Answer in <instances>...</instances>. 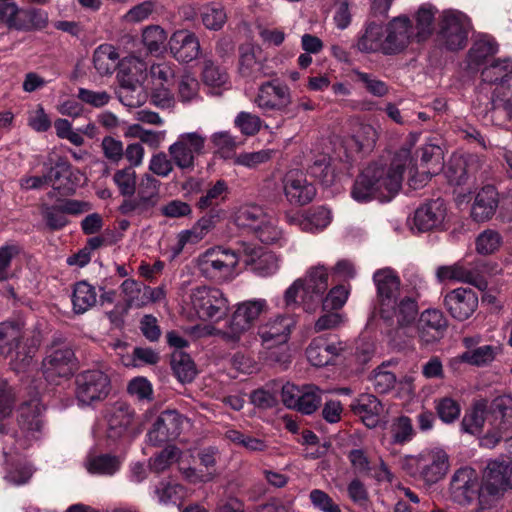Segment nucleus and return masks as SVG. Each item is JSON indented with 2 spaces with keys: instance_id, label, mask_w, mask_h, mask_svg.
Listing matches in <instances>:
<instances>
[{
  "instance_id": "nucleus-1",
  "label": "nucleus",
  "mask_w": 512,
  "mask_h": 512,
  "mask_svg": "<svg viewBox=\"0 0 512 512\" xmlns=\"http://www.w3.org/2000/svg\"><path fill=\"white\" fill-rule=\"evenodd\" d=\"M416 136L410 139L395 153L390 165L374 162L365 167L357 176L351 190L353 199L366 202L371 199L389 201L400 190L403 172L412 163L411 151Z\"/></svg>"
},
{
  "instance_id": "nucleus-2",
  "label": "nucleus",
  "mask_w": 512,
  "mask_h": 512,
  "mask_svg": "<svg viewBox=\"0 0 512 512\" xmlns=\"http://www.w3.org/2000/svg\"><path fill=\"white\" fill-rule=\"evenodd\" d=\"M18 429L13 434L6 433V428L0 424V434H3L4 453H21L36 442L43 434L44 421L42 409L38 402L24 403L18 410Z\"/></svg>"
},
{
  "instance_id": "nucleus-3",
  "label": "nucleus",
  "mask_w": 512,
  "mask_h": 512,
  "mask_svg": "<svg viewBox=\"0 0 512 512\" xmlns=\"http://www.w3.org/2000/svg\"><path fill=\"white\" fill-rule=\"evenodd\" d=\"M509 464L506 461H490L484 470L479 487V503L473 512H487L495 502L511 489Z\"/></svg>"
},
{
  "instance_id": "nucleus-4",
  "label": "nucleus",
  "mask_w": 512,
  "mask_h": 512,
  "mask_svg": "<svg viewBox=\"0 0 512 512\" xmlns=\"http://www.w3.org/2000/svg\"><path fill=\"white\" fill-rule=\"evenodd\" d=\"M238 262V255L233 250L215 247L198 257L197 266L206 279L224 283L234 278Z\"/></svg>"
},
{
  "instance_id": "nucleus-5",
  "label": "nucleus",
  "mask_w": 512,
  "mask_h": 512,
  "mask_svg": "<svg viewBox=\"0 0 512 512\" xmlns=\"http://www.w3.org/2000/svg\"><path fill=\"white\" fill-rule=\"evenodd\" d=\"M206 141V136L198 131L181 133L168 147V154L178 169L193 172L200 157L207 153Z\"/></svg>"
},
{
  "instance_id": "nucleus-6",
  "label": "nucleus",
  "mask_w": 512,
  "mask_h": 512,
  "mask_svg": "<svg viewBox=\"0 0 512 512\" xmlns=\"http://www.w3.org/2000/svg\"><path fill=\"white\" fill-rule=\"evenodd\" d=\"M190 304L202 320L220 321L229 310V302L224 293L214 287L197 286L191 289Z\"/></svg>"
},
{
  "instance_id": "nucleus-7",
  "label": "nucleus",
  "mask_w": 512,
  "mask_h": 512,
  "mask_svg": "<svg viewBox=\"0 0 512 512\" xmlns=\"http://www.w3.org/2000/svg\"><path fill=\"white\" fill-rule=\"evenodd\" d=\"M470 29V20L464 13L446 10L440 16L438 38L447 49L460 50L467 45Z\"/></svg>"
},
{
  "instance_id": "nucleus-8",
  "label": "nucleus",
  "mask_w": 512,
  "mask_h": 512,
  "mask_svg": "<svg viewBox=\"0 0 512 512\" xmlns=\"http://www.w3.org/2000/svg\"><path fill=\"white\" fill-rule=\"evenodd\" d=\"M74 351L60 339H54L48 347L46 356L42 361V372L50 383H58L59 379L67 378L72 374Z\"/></svg>"
},
{
  "instance_id": "nucleus-9",
  "label": "nucleus",
  "mask_w": 512,
  "mask_h": 512,
  "mask_svg": "<svg viewBox=\"0 0 512 512\" xmlns=\"http://www.w3.org/2000/svg\"><path fill=\"white\" fill-rule=\"evenodd\" d=\"M0 21L17 31H34L46 27L48 15L36 8H20L15 3H0Z\"/></svg>"
},
{
  "instance_id": "nucleus-10",
  "label": "nucleus",
  "mask_w": 512,
  "mask_h": 512,
  "mask_svg": "<svg viewBox=\"0 0 512 512\" xmlns=\"http://www.w3.org/2000/svg\"><path fill=\"white\" fill-rule=\"evenodd\" d=\"M268 310L265 299H253L241 302L237 305L223 337L227 341L237 342L259 316Z\"/></svg>"
},
{
  "instance_id": "nucleus-11",
  "label": "nucleus",
  "mask_w": 512,
  "mask_h": 512,
  "mask_svg": "<svg viewBox=\"0 0 512 512\" xmlns=\"http://www.w3.org/2000/svg\"><path fill=\"white\" fill-rule=\"evenodd\" d=\"M299 280L303 285L301 304L306 312H315L318 308L321 297L329 287V270L322 264L307 269L305 275Z\"/></svg>"
},
{
  "instance_id": "nucleus-12",
  "label": "nucleus",
  "mask_w": 512,
  "mask_h": 512,
  "mask_svg": "<svg viewBox=\"0 0 512 512\" xmlns=\"http://www.w3.org/2000/svg\"><path fill=\"white\" fill-rule=\"evenodd\" d=\"M418 314L417 300L411 296L398 297L379 308L381 319L397 331H405L411 327L415 323Z\"/></svg>"
},
{
  "instance_id": "nucleus-13",
  "label": "nucleus",
  "mask_w": 512,
  "mask_h": 512,
  "mask_svg": "<svg viewBox=\"0 0 512 512\" xmlns=\"http://www.w3.org/2000/svg\"><path fill=\"white\" fill-rule=\"evenodd\" d=\"M76 397L82 404L89 405L105 399L110 392V379L101 370H86L75 378Z\"/></svg>"
},
{
  "instance_id": "nucleus-14",
  "label": "nucleus",
  "mask_w": 512,
  "mask_h": 512,
  "mask_svg": "<svg viewBox=\"0 0 512 512\" xmlns=\"http://www.w3.org/2000/svg\"><path fill=\"white\" fill-rule=\"evenodd\" d=\"M486 270V265L482 261L476 262H456L453 265L440 266L437 269L436 276L439 281H457L473 285L480 291L488 287V283L482 276Z\"/></svg>"
},
{
  "instance_id": "nucleus-15",
  "label": "nucleus",
  "mask_w": 512,
  "mask_h": 512,
  "mask_svg": "<svg viewBox=\"0 0 512 512\" xmlns=\"http://www.w3.org/2000/svg\"><path fill=\"white\" fill-rule=\"evenodd\" d=\"M254 102L264 114L283 112L292 102L290 88L277 79L266 81L259 86Z\"/></svg>"
},
{
  "instance_id": "nucleus-16",
  "label": "nucleus",
  "mask_w": 512,
  "mask_h": 512,
  "mask_svg": "<svg viewBox=\"0 0 512 512\" xmlns=\"http://www.w3.org/2000/svg\"><path fill=\"white\" fill-rule=\"evenodd\" d=\"M416 470L426 484H435L448 472L449 457L440 448L422 451L416 458Z\"/></svg>"
},
{
  "instance_id": "nucleus-17",
  "label": "nucleus",
  "mask_w": 512,
  "mask_h": 512,
  "mask_svg": "<svg viewBox=\"0 0 512 512\" xmlns=\"http://www.w3.org/2000/svg\"><path fill=\"white\" fill-rule=\"evenodd\" d=\"M494 418L496 433L488 434L482 439V445L493 448L503 438V434L512 430V397L503 395L495 398L490 406Z\"/></svg>"
},
{
  "instance_id": "nucleus-18",
  "label": "nucleus",
  "mask_w": 512,
  "mask_h": 512,
  "mask_svg": "<svg viewBox=\"0 0 512 512\" xmlns=\"http://www.w3.org/2000/svg\"><path fill=\"white\" fill-rule=\"evenodd\" d=\"M448 321L438 309H426L419 314L416 329L421 345L428 346L439 342L445 335Z\"/></svg>"
},
{
  "instance_id": "nucleus-19",
  "label": "nucleus",
  "mask_w": 512,
  "mask_h": 512,
  "mask_svg": "<svg viewBox=\"0 0 512 512\" xmlns=\"http://www.w3.org/2000/svg\"><path fill=\"white\" fill-rule=\"evenodd\" d=\"M183 423V417L175 410H166L154 421L151 429L147 432V441L153 446L176 439L180 433Z\"/></svg>"
},
{
  "instance_id": "nucleus-20",
  "label": "nucleus",
  "mask_w": 512,
  "mask_h": 512,
  "mask_svg": "<svg viewBox=\"0 0 512 512\" xmlns=\"http://www.w3.org/2000/svg\"><path fill=\"white\" fill-rule=\"evenodd\" d=\"M478 475L470 467L458 469L452 476L450 482V496L459 505H469L479 495Z\"/></svg>"
},
{
  "instance_id": "nucleus-21",
  "label": "nucleus",
  "mask_w": 512,
  "mask_h": 512,
  "mask_svg": "<svg viewBox=\"0 0 512 512\" xmlns=\"http://www.w3.org/2000/svg\"><path fill=\"white\" fill-rule=\"evenodd\" d=\"M447 208L444 200L437 198L419 206L413 215L412 229L418 232L437 230L442 227L446 218Z\"/></svg>"
},
{
  "instance_id": "nucleus-22",
  "label": "nucleus",
  "mask_w": 512,
  "mask_h": 512,
  "mask_svg": "<svg viewBox=\"0 0 512 512\" xmlns=\"http://www.w3.org/2000/svg\"><path fill=\"white\" fill-rule=\"evenodd\" d=\"M512 77V61L509 58L496 59L486 65L481 71V83L478 86V106L481 107L482 100L489 94L488 86H504Z\"/></svg>"
},
{
  "instance_id": "nucleus-23",
  "label": "nucleus",
  "mask_w": 512,
  "mask_h": 512,
  "mask_svg": "<svg viewBox=\"0 0 512 512\" xmlns=\"http://www.w3.org/2000/svg\"><path fill=\"white\" fill-rule=\"evenodd\" d=\"M386 37L384 38V54H396L404 50L415 38L413 26L409 18L402 16L396 17L389 22L386 28Z\"/></svg>"
},
{
  "instance_id": "nucleus-24",
  "label": "nucleus",
  "mask_w": 512,
  "mask_h": 512,
  "mask_svg": "<svg viewBox=\"0 0 512 512\" xmlns=\"http://www.w3.org/2000/svg\"><path fill=\"white\" fill-rule=\"evenodd\" d=\"M286 199L293 205H306L316 195V189L300 171H290L283 181Z\"/></svg>"
},
{
  "instance_id": "nucleus-25",
  "label": "nucleus",
  "mask_w": 512,
  "mask_h": 512,
  "mask_svg": "<svg viewBox=\"0 0 512 512\" xmlns=\"http://www.w3.org/2000/svg\"><path fill=\"white\" fill-rule=\"evenodd\" d=\"M444 304L453 318L464 321L477 309L478 297L471 289L457 288L445 296Z\"/></svg>"
},
{
  "instance_id": "nucleus-26",
  "label": "nucleus",
  "mask_w": 512,
  "mask_h": 512,
  "mask_svg": "<svg viewBox=\"0 0 512 512\" xmlns=\"http://www.w3.org/2000/svg\"><path fill=\"white\" fill-rule=\"evenodd\" d=\"M295 320L289 315H279L258 328V335L267 348L287 342Z\"/></svg>"
},
{
  "instance_id": "nucleus-27",
  "label": "nucleus",
  "mask_w": 512,
  "mask_h": 512,
  "mask_svg": "<svg viewBox=\"0 0 512 512\" xmlns=\"http://www.w3.org/2000/svg\"><path fill=\"white\" fill-rule=\"evenodd\" d=\"M170 53L181 63H189L200 54V42L195 33L189 30L175 31L168 42Z\"/></svg>"
},
{
  "instance_id": "nucleus-28",
  "label": "nucleus",
  "mask_w": 512,
  "mask_h": 512,
  "mask_svg": "<svg viewBox=\"0 0 512 512\" xmlns=\"http://www.w3.org/2000/svg\"><path fill=\"white\" fill-rule=\"evenodd\" d=\"M47 183L64 195L75 192L77 183L72 165L63 157H59L46 173Z\"/></svg>"
},
{
  "instance_id": "nucleus-29",
  "label": "nucleus",
  "mask_w": 512,
  "mask_h": 512,
  "mask_svg": "<svg viewBox=\"0 0 512 512\" xmlns=\"http://www.w3.org/2000/svg\"><path fill=\"white\" fill-rule=\"evenodd\" d=\"M480 167L481 162L476 155H454L450 158L445 173L451 184L462 185L470 176L475 175Z\"/></svg>"
},
{
  "instance_id": "nucleus-30",
  "label": "nucleus",
  "mask_w": 512,
  "mask_h": 512,
  "mask_svg": "<svg viewBox=\"0 0 512 512\" xmlns=\"http://www.w3.org/2000/svg\"><path fill=\"white\" fill-rule=\"evenodd\" d=\"M244 262L246 265L252 266L260 276H269L278 270V260L276 256L262 247L246 245L243 249Z\"/></svg>"
},
{
  "instance_id": "nucleus-31",
  "label": "nucleus",
  "mask_w": 512,
  "mask_h": 512,
  "mask_svg": "<svg viewBox=\"0 0 512 512\" xmlns=\"http://www.w3.org/2000/svg\"><path fill=\"white\" fill-rule=\"evenodd\" d=\"M373 281L377 288L379 308L388 301L398 298L400 291V278L391 268L377 270L373 275Z\"/></svg>"
},
{
  "instance_id": "nucleus-32",
  "label": "nucleus",
  "mask_w": 512,
  "mask_h": 512,
  "mask_svg": "<svg viewBox=\"0 0 512 512\" xmlns=\"http://www.w3.org/2000/svg\"><path fill=\"white\" fill-rule=\"evenodd\" d=\"M134 410L123 402L115 403L107 414V434L111 439L122 437L134 420Z\"/></svg>"
},
{
  "instance_id": "nucleus-33",
  "label": "nucleus",
  "mask_w": 512,
  "mask_h": 512,
  "mask_svg": "<svg viewBox=\"0 0 512 512\" xmlns=\"http://www.w3.org/2000/svg\"><path fill=\"white\" fill-rule=\"evenodd\" d=\"M221 210H212L201 217L191 229L181 231L178 235V245L180 249L188 243L196 244L201 241L219 222Z\"/></svg>"
},
{
  "instance_id": "nucleus-34",
  "label": "nucleus",
  "mask_w": 512,
  "mask_h": 512,
  "mask_svg": "<svg viewBox=\"0 0 512 512\" xmlns=\"http://www.w3.org/2000/svg\"><path fill=\"white\" fill-rule=\"evenodd\" d=\"M158 201V193H146L144 189H140L137 197H125L118 209L122 215L147 217L152 214V210Z\"/></svg>"
},
{
  "instance_id": "nucleus-35",
  "label": "nucleus",
  "mask_w": 512,
  "mask_h": 512,
  "mask_svg": "<svg viewBox=\"0 0 512 512\" xmlns=\"http://www.w3.org/2000/svg\"><path fill=\"white\" fill-rule=\"evenodd\" d=\"M498 206V193L494 186H484L476 195L471 215L477 222L490 219Z\"/></svg>"
},
{
  "instance_id": "nucleus-36",
  "label": "nucleus",
  "mask_w": 512,
  "mask_h": 512,
  "mask_svg": "<svg viewBox=\"0 0 512 512\" xmlns=\"http://www.w3.org/2000/svg\"><path fill=\"white\" fill-rule=\"evenodd\" d=\"M354 414L361 417L367 427H375L383 407L380 401L371 394H361L352 404Z\"/></svg>"
},
{
  "instance_id": "nucleus-37",
  "label": "nucleus",
  "mask_w": 512,
  "mask_h": 512,
  "mask_svg": "<svg viewBox=\"0 0 512 512\" xmlns=\"http://www.w3.org/2000/svg\"><path fill=\"white\" fill-rule=\"evenodd\" d=\"M23 338L22 326L13 321L0 323V356L6 357L19 347Z\"/></svg>"
},
{
  "instance_id": "nucleus-38",
  "label": "nucleus",
  "mask_w": 512,
  "mask_h": 512,
  "mask_svg": "<svg viewBox=\"0 0 512 512\" xmlns=\"http://www.w3.org/2000/svg\"><path fill=\"white\" fill-rule=\"evenodd\" d=\"M117 96L119 101L129 108L141 106L146 98L143 87L137 80L124 78L120 80Z\"/></svg>"
},
{
  "instance_id": "nucleus-39",
  "label": "nucleus",
  "mask_w": 512,
  "mask_h": 512,
  "mask_svg": "<svg viewBox=\"0 0 512 512\" xmlns=\"http://www.w3.org/2000/svg\"><path fill=\"white\" fill-rule=\"evenodd\" d=\"M119 55L116 49L109 44L98 46L93 54V64L100 75H109L118 65Z\"/></svg>"
},
{
  "instance_id": "nucleus-40",
  "label": "nucleus",
  "mask_w": 512,
  "mask_h": 512,
  "mask_svg": "<svg viewBox=\"0 0 512 512\" xmlns=\"http://www.w3.org/2000/svg\"><path fill=\"white\" fill-rule=\"evenodd\" d=\"M96 301L97 294L93 286L86 281L75 284L72 294V304L75 313H85L95 305Z\"/></svg>"
},
{
  "instance_id": "nucleus-41",
  "label": "nucleus",
  "mask_w": 512,
  "mask_h": 512,
  "mask_svg": "<svg viewBox=\"0 0 512 512\" xmlns=\"http://www.w3.org/2000/svg\"><path fill=\"white\" fill-rule=\"evenodd\" d=\"M357 48L364 53L381 51L384 53L383 28L376 23L367 25L357 42Z\"/></svg>"
},
{
  "instance_id": "nucleus-42",
  "label": "nucleus",
  "mask_w": 512,
  "mask_h": 512,
  "mask_svg": "<svg viewBox=\"0 0 512 512\" xmlns=\"http://www.w3.org/2000/svg\"><path fill=\"white\" fill-rule=\"evenodd\" d=\"M228 195L227 183L220 179L210 187L196 202V207L201 210H218L217 207L226 200Z\"/></svg>"
},
{
  "instance_id": "nucleus-43",
  "label": "nucleus",
  "mask_w": 512,
  "mask_h": 512,
  "mask_svg": "<svg viewBox=\"0 0 512 512\" xmlns=\"http://www.w3.org/2000/svg\"><path fill=\"white\" fill-rule=\"evenodd\" d=\"M487 407V400L481 399L476 401L472 409L462 419L461 427L463 431L470 434L480 433L485 423Z\"/></svg>"
},
{
  "instance_id": "nucleus-44",
  "label": "nucleus",
  "mask_w": 512,
  "mask_h": 512,
  "mask_svg": "<svg viewBox=\"0 0 512 512\" xmlns=\"http://www.w3.org/2000/svg\"><path fill=\"white\" fill-rule=\"evenodd\" d=\"M268 216L258 205H244L235 214V223L239 227L250 228L256 231Z\"/></svg>"
},
{
  "instance_id": "nucleus-45",
  "label": "nucleus",
  "mask_w": 512,
  "mask_h": 512,
  "mask_svg": "<svg viewBox=\"0 0 512 512\" xmlns=\"http://www.w3.org/2000/svg\"><path fill=\"white\" fill-rule=\"evenodd\" d=\"M436 9L430 5H423L416 13V25L413 32L417 42L426 40L434 30Z\"/></svg>"
},
{
  "instance_id": "nucleus-46",
  "label": "nucleus",
  "mask_w": 512,
  "mask_h": 512,
  "mask_svg": "<svg viewBox=\"0 0 512 512\" xmlns=\"http://www.w3.org/2000/svg\"><path fill=\"white\" fill-rule=\"evenodd\" d=\"M120 289L127 308H141L147 305L144 284L134 279H126Z\"/></svg>"
},
{
  "instance_id": "nucleus-47",
  "label": "nucleus",
  "mask_w": 512,
  "mask_h": 512,
  "mask_svg": "<svg viewBox=\"0 0 512 512\" xmlns=\"http://www.w3.org/2000/svg\"><path fill=\"white\" fill-rule=\"evenodd\" d=\"M171 366L174 374L182 383L193 381L197 374L195 364L191 357L182 351H175L172 354Z\"/></svg>"
},
{
  "instance_id": "nucleus-48",
  "label": "nucleus",
  "mask_w": 512,
  "mask_h": 512,
  "mask_svg": "<svg viewBox=\"0 0 512 512\" xmlns=\"http://www.w3.org/2000/svg\"><path fill=\"white\" fill-rule=\"evenodd\" d=\"M239 71L243 77L257 79L264 75L263 65L256 59L254 49L251 46L240 48Z\"/></svg>"
},
{
  "instance_id": "nucleus-49",
  "label": "nucleus",
  "mask_w": 512,
  "mask_h": 512,
  "mask_svg": "<svg viewBox=\"0 0 512 512\" xmlns=\"http://www.w3.org/2000/svg\"><path fill=\"white\" fill-rule=\"evenodd\" d=\"M420 165L422 168L440 171L443 166L444 152L441 146L432 140L419 149Z\"/></svg>"
},
{
  "instance_id": "nucleus-50",
  "label": "nucleus",
  "mask_w": 512,
  "mask_h": 512,
  "mask_svg": "<svg viewBox=\"0 0 512 512\" xmlns=\"http://www.w3.org/2000/svg\"><path fill=\"white\" fill-rule=\"evenodd\" d=\"M330 222V211L321 206L309 211L304 219H301L300 229L305 232L314 233L326 228Z\"/></svg>"
},
{
  "instance_id": "nucleus-51",
  "label": "nucleus",
  "mask_w": 512,
  "mask_h": 512,
  "mask_svg": "<svg viewBox=\"0 0 512 512\" xmlns=\"http://www.w3.org/2000/svg\"><path fill=\"white\" fill-rule=\"evenodd\" d=\"M120 195L123 197H132L137 189V174L132 167H123L117 169L112 177Z\"/></svg>"
},
{
  "instance_id": "nucleus-52",
  "label": "nucleus",
  "mask_w": 512,
  "mask_h": 512,
  "mask_svg": "<svg viewBox=\"0 0 512 512\" xmlns=\"http://www.w3.org/2000/svg\"><path fill=\"white\" fill-rule=\"evenodd\" d=\"M322 402V390L315 385H305L299 398V405L295 410L310 415L314 413Z\"/></svg>"
},
{
  "instance_id": "nucleus-53",
  "label": "nucleus",
  "mask_w": 512,
  "mask_h": 512,
  "mask_svg": "<svg viewBox=\"0 0 512 512\" xmlns=\"http://www.w3.org/2000/svg\"><path fill=\"white\" fill-rule=\"evenodd\" d=\"M200 84L190 73L183 74L177 85V97L183 104H189L200 100Z\"/></svg>"
},
{
  "instance_id": "nucleus-54",
  "label": "nucleus",
  "mask_w": 512,
  "mask_h": 512,
  "mask_svg": "<svg viewBox=\"0 0 512 512\" xmlns=\"http://www.w3.org/2000/svg\"><path fill=\"white\" fill-rule=\"evenodd\" d=\"M121 466L119 457L110 454H101L92 457L88 462V471L90 473L101 475H113Z\"/></svg>"
},
{
  "instance_id": "nucleus-55",
  "label": "nucleus",
  "mask_w": 512,
  "mask_h": 512,
  "mask_svg": "<svg viewBox=\"0 0 512 512\" xmlns=\"http://www.w3.org/2000/svg\"><path fill=\"white\" fill-rule=\"evenodd\" d=\"M499 351L500 348L498 346L483 345L464 352L461 359L471 365L484 366L491 363Z\"/></svg>"
},
{
  "instance_id": "nucleus-56",
  "label": "nucleus",
  "mask_w": 512,
  "mask_h": 512,
  "mask_svg": "<svg viewBox=\"0 0 512 512\" xmlns=\"http://www.w3.org/2000/svg\"><path fill=\"white\" fill-rule=\"evenodd\" d=\"M484 106V112H489L499 108H503L509 116L512 114V100L509 98V88L505 86L496 87L491 96L486 95V98L482 100Z\"/></svg>"
},
{
  "instance_id": "nucleus-57",
  "label": "nucleus",
  "mask_w": 512,
  "mask_h": 512,
  "mask_svg": "<svg viewBox=\"0 0 512 512\" xmlns=\"http://www.w3.org/2000/svg\"><path fill=\"white\" fill-rule=\"evenodd\" d=\"M497 52L498 44L493 39L482 38L476 41L469 50V59L471 64L482 65Z\"/></svg>"
},
{
  "instance_id": "nucleus-58",
  "label": "nucleus",
  "mask_w": 512,
  "mask_h": 512,
  "mask_svg": "<svg viewBox=\"0 0 512 512\" xmlns=\"http://www.w3.org/2000/svg\"><path fill=\"white\" fill-rule=\"evenodd\" d=\"M308 174L329 186L335 179L334 170L331 168L330 158L327 155H319L307 169Z\"/></svg>"
},
{
  "instance_id": "nucleus-59",
  "label": "nucleus",
  "mask_w": 512,
  "mask_h": 512,
  "mask_svg": "<svg viewBox=\"0 0 512 512\" xmlns=\"http://www.w3.org/2000/svg\"><path fill=\"white\" fill-rule=\"evenodd\" d=\"M349 296V289L345 285H336L327 294L321 297L323 311H338L345 305Z\"/></svg>"
},
{
  "instance_id": "nucleus-60",
  "label": "nucleus",
  "mask_w": 512,
  "mask_h": 512,
  "mask_svg": "<svg viewBox=\"0 0 512 512\" xmlns=\"http://www.w3.org/2000/svg\"><path fill=\"white\" fill-rule=\"evenodd\" d=\"M167 40V33L158 25L146 27L142 33V41L150 53H160Z\"/></svg>"
},
{
  "instance_id": "nucleus-61",
  "label": "nucleus",
  "mask_w": 512,
  "mask_h": 512,
  "mask_svg": "<svg viewBox=\"0 0 512 512\" xmlns=\"http://www.w3.org/2000/svg\"><path fill=\"white\" fill-rule=\"evenodd\" d=\"M502 242V236L498 231L484 230L476 238V251L481 255L493 254L500 248Z\"/></svg>"
},
{
  "instance_id": "nucleus-62",
  "label": "nucleus",
  "mask_w": 512,
  "mask_h": 512,
  "mask_svg": "<svg viewBox=\"0 0 512 512\" xmlns=\"http://www.w3.org/2000/svg\"><path fill=\"white\" fill-rule=\"evenodd\" d=\"M201 19L207 29L217 31L226 23L227 15L222 6L209 4L203 8Z\"/></svg>"
},
{
  "instance_id": "nucleus-63",
  "label": "nucleus",
  "mask_w": 512,
  "mask_h": 512,
  "mask_svg": "<svg viewBox=\"0 0 512 512\" xmlns=\"http://www.w3.org/2000/svg\"><path fill=\"white\" fill-rule=\"evenodd\" d=\"M202 79L206 85L220 87L228 81V74L224 68L206 59L203 62Z\"/></svg>"
},
{
  "instance_id": "nucleus-64",
  "label": "nucleus",
  "mask_w": 512,
  "mask_h": 512,
  "mask_svg": "<svg viewBox=\"0 0 512 512\" xmlns=\"http://www.w3.org/2000/svg\"><path fill=\"white\" fill-rule=\"evenodd\" d=\"M41 215L51 230H60L68 224V219L60 204L41 205Z\"/></svg>"
}]
</instances>
